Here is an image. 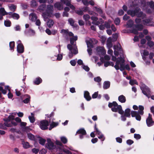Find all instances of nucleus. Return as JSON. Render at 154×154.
<instances>
[{"mask_svg": "<svg viewBox=\"0 0 154 154\" xmlns=\"http://www.w3.org/2000/svg\"><path fill=\"white\" fill-rule=\"evenodd\" d=\"M32 151L33 153L37 154L39 152V150L38 149L34 148L32 149Z\"/></svg>", "mask_w": 154, "mask_h": 154, "instance_id": "47", "label": "nucleus"}, {"mask_svg": "<svg viewBox=\"0 0 154 154\" xmlns=\"http://www.w3.org/2000/svg\"><path fill=\"white\" fill-rule=\"evenodd\" d=\"M131 111L129 108H127L124 112L123 114L121 115V118L122 121H125L126 120V118H130L131 117Z\"/></svg>", "mask_w": 154, "mask_h": 154, "instance_id": "4", "label": "nucleus"}, {"mask_svg": "<svg viewBox=\"0 0 154 154\" xmlns=\"http://www.w3.org/2000/svg\"><path fill=\"white\" fill-rule=\"evenodd\" d=\"M110 86V82L108 81H105L103 83V88L104 89H106L109 88Z\"/></svg>", "mask_w": 154, "mask_h": 154, "instance_id": "19", "label": "nucleus"}, {"mask_svg": "<svg viewBox=\"0 0 154 154\" xmlns=\"http://www.w3.org/2000/svg\"><path fill=\"white\" fill-rule=\"evenodd\" d=\"M134 137L136 139L138 140L141 138V136L139 134H134Z\"/></svg>", "mask_w": 154, "mask_h": 154, "instance_id": "54", "label": "nucleus"}, {"mask_svg": "<svg viewBox=\"0 0 154 154\" xmlns=\"http://www.w3.org/2000/svg\"><path fill=\"white\" fill-rule=\"evenodd\" d=\"M94 80L97 82H99L101 81V79L100 77L98 76L97 77L94 78Z\"/></svg>", "mask_w": 154, "mask_h": 154, "instance_id": "52", "label": "nucleus"}, {"mask_svg": "<svg viewBox=\"0 0 154 154\" xmlns=\"http://www.w3.org/2000/svg\"><path fill=\"white\" fill-rule=\"evenodd\" d=\"M31 20L32 22H35L37 19V17L36 14L34 13H32L29 15Z\"/></svg>", "mask_w": 154, "mask_h": 154, "instance_id": "14", "label": "nucleus"}, {"mask_svg": "<svg viewBox=\"0 0 154 154\" xmlns=\"http://www.w3.org/2000/svg\"><path fill=\"white\" fill-rule=\"evenodd\" d=\"M42 82V79L39 77L36 78L34 81V84L36 85H38Z\"/></svg>", "mask_w": 154, "mask_h": 154, "instance_id": "21", "label": "nucleus"}, {"mask_svg": "<svg viewBox=\"0 0 154 154\" xmlns=\"http://www.w3.org/2000/svg\"><path fill=\"white\" fill-rule=\"evenodd\" d=\"M43 14L45 15L48 17H50L52 14V13L50 11H46L43 13Z\"/></svg>", "mask_w": 154, "mask_h": 154, "instance_id": "49", "label": "nucleus"}, {"mask_svg": "<svg viewBox=\"0 0 154 154\" xmlns=\"http://www.w3.org/2000/svg\"><path fill=\"white\" fill-rule=\"evenodd\" d=\"M147 44L149 47H152L154 46V42L152 41L147 42Z\"/></svg>", "mask_w": 154, "mask_h": 154, "instance_id": "46", "label": "nucleus"}, {"mask_svg": "<svg viewBox=\"0 0 154 154\" xmlns=\"http://www.w3.org/2000/svg\"><path fill=\"white\" fill-rule=\"evenodd\" d=\"M152 19H144L142 20L143 24L145 25H147V24L151 23L152 21Z\"/></svg>", "mask_w": 154, "mask_h": 154, "instance_id": "24", "label": "nucleus"}, {"mask_svg": "<svg viewBox=\"0 0 154 154\" xmlns=\"http://www.w3.org/2000/svg\"><path fill=\"white\" fill-rule=\"evenodd\" d=\"M115 24L116 25H118L119 24L120 22V20L119 18L117 17L116 18L114 21Z\"/></svg>", "mask_w": 154, "mask_h": 154, "instance_id": "44", "label": "nucleus"}, {"mask_svg": "<svg viewBox=\"0 0 154 154\" xmlns=\"http://www.w3.org/2000/svg\"><path fill=\"white\" fill-rule=\"evenodd\" d=\"M108 106L110 108H111L112 111L114 112H118V113L121 115L123 114L124 111L122 109V107L121 105H118V103L116 101H113L112 103H109Z\"/></svg>", "mask_w": 154, "mask_h": 154, "instance_id": "2", "label": "nucleus"}, {"mask_svg": "<svg viewBox=\"0 0 154 154\" xmlns=\"http://www.w3.org/2000/svg\"><path fill=\"white\" fill-rule=\"evenodd\" d=\"M47 152L46 149H42L40 150L39 152V154H45Z\"/></svg>", "mask_w": 154, "mask_h": 154, "instance_id": "51", "label": "nucleus"}, {"mask_svg": "<svg viewBox=\"0 0 154 154\" xmlns=\"http://www.w3.org/2000/svg\"><path fill=\"white\" fill-rule=\"evenodd\" d=\"M134 142L133 140L130 139L126 141L127 143L129 145L132 144Z\"/></svg>", "mask_w": 154, "mask_h": 154, "instance_id": "58", "label": "nucleus"}, {"mask_svg": "<svg viewBox=\"0 0 154 154\" xmlns=\"http://www.w3.org/2000/svg\"><path fill=\"white\" fill-rule=\"evenodd\" d=\"M143 94L145 95L148 98L150 97V91L149 88L147 86H145L141 88Z\"/></svg>", "mask_w": 154, "mask_h": 154, "instance_id": "6", "label": "nucleus"}, {"mask_svg": "<svg viewBox=\"0 0 154 154\" xmlns=\"http://www.w3.org/2000/svg\"><path fill=\"white\" fill-rule=\"evenodd\" d=\"M35 24L36 25L39 26L41 25V22L40 20L39 19H37L35 20Z\"/></svg>", "mask_w": 154, "mask_h": 154, "instance_id": "63", "label": "nucleus"}, {"mask_svg": "<svg viewBox=\"0 0 154 154\" xmlns=\"http://www.w3.org/2000/svg\"><path fill=\"white\" fill-rule=\"evenodd\" d=\"M0 129L4 130L7 129V128L6 127L5 123L0 124Z\"/></svg>", "mask_w": 154, "mask_h": 154, "instance_id": "41", "label": "nucleus"}, {"mask_svg": "<svg viewBox=\"0 0 154 154\" xmlns=\"http://www.w3.org/2000/svg\"><path fill=\"white\" fill-rule=\"evenodd\" d=\"M45 8L46 5H43L39 6V9L41 11H43L45 10Z\"/></svg>", "mask_w": 154, "mask_h": 154, "instance_id": "53", "label": "nucleus"}, {"mask_svg": "<svg viewBox=\"0 0 154 154\" xmlns=\"http://www.w3.org/2000/svg\"><path fill=\"white\" fill-rule=\"evenodd\" d=\"M47 143L45 145L46 147L49 150H51L54 149L55 147L54 143L51 141L50 138L47 140Z\"/></svg>", "mask_w": 154, "mask_h": 154, "instance_id": "5", "label": "nucleus"}, {"mask_svg": "<svg viewBox=\"0 0 154 154\" xmlns=\"http://www.w3.org/2000/svg\"><path fill=\"white\" fill-rule=\"evenodd\" d=\"M0 13L2 15V16H5L6 15H7V12L5 11V9L3 8H0Z\"/></svg>", "mask_w": 154, "mask_h": 154, "instance_id": "36", "label": "nucleus"}, {"mask_svg": "<svg viewBox=\"0 0 154 154\" xmlns=\"http://www.w3.org/2000/svg\"><path fill=\"white\" fill-rule=\"evenodd\" d=\"M5 83L4 82H2L0 83V91L2 92V94H5L7 93L6 90L3 89V88L2 87L4 85Z\"/></svg>", "mask_w": 154, "mask_h": 154, "instance_id": "20", "label": "nucleus"}, {"mask_svg": "<svg viewBox=\"0 0 154 154\" xmlns=\"http://www.w3.org/2000/svg\"><path fill=\"white\" fill-rule=\"evenodd\" d=\"M138 31V30L137 29H133L131 30V32L134 34L137 35L139 34V32Z\"/></svg>", "mask_w": 154, "mask_h": 154, "instance_id": "45", "label": "nucleus"}, {"mask_svg": "<svg viewBox=\"0 0 154 154\" xmlns=\"http://www.w3.org/2000/svg\"><path fill=\"white\" fill-rule=\"evenodd\" d=\"M80 134L79 137L80 139L83 138V136L86 134V131L84 128H80L76 132V134Z\"/></svg>", "mask_w": 154, "mask_h": 154, "instance_id": "9", "label": "nucleus"}, {"mask_svg": "<svg viewBox=\"0 0 154 154\" xmlns=\"http://www.w3.org/2000/svg\"><path fill=\"white\" fill-rule=\"evenodd\" d=\"M28 138L31 140L33 141H36L35 136L31 133H28L27 134Z\"/></svg>", "mask_w": 154, "mask_h": 154, "instance_id": "23", "label": "nucleus"}, {"mask_svg": "<svg viewBox=\"0 0 154 154\" xmlns=\"http://www.w3.org/2000/svg\"><path fill=\"white\" fill-rule=\"evenodd\" d=\"M83 18L86 22H87V21L90 19V16L88 14H85L83 16Z\"/></svg>", "mask_w": 154, "mask_h": 154, "instance_id": "39", "label": "nucleus"}, {"mask_svg": "<svg viewBox=\"0 0 154 154\" xmlns=\"http://www.w3.org/2000/svg\"><path fill=\"white\" fill-rule=\"evenodd\" d=\"M58 125V122H53L50 125V127L49 128V130H51V129L57 126Z\"/></svg>", "mask_w": 154, "mask_h": 154, "instance_id": "26", "label": "nucleus"}, {"mask_svg": "<svg viewBox=\"0 0 154 154\" xmlns=\"http://www.w3.org/2000/svg\"><path fill=\"white\" fill-rule=\"evenodd\" d=\"M9 46L10 50L14 51L15 47V42L14 41L11 42H9Z\"/></svg>", "mask_w": 154, "mask_h": 154, "instance_id": "29", "label": "nucleus"}, {"mask_svg": "<svg viewBox=\"0 0 154 154\" xmlns=\"http://www.w3.org/2000/svg\"><path fill=\"white\" fill-rule=\"evenodd\" d=\"M84 97L86 100L88 101H90L91 99L90 95L89 92L87 91H85L84 93Z\"/></svg>", "mask_w": 154, "mask_h": 154, "instance_id": "12", "label": "nucleus"}, {"mask_svg": "<svg viewBox=\"0 0 154 154\" xmlns=\"http://www.w3.org/2000/svg\"><path fill=\"white\" fill-rule=\"evenodd\" d=\"M24 96L26 97V98L23 100V102L25 103H28L30 101L31 98L30 96L28 94H25Z\"/></svg>", "mask_w": 154, "mask_h": 154, "instance_id": "17", "label": "nucleus"}, {"mask_svg": "<svg viewBox=\"0 0 154 154\" xmlns=\"http://www.w3.org/2000/svg\"><path fill=\"white\" fill-rule=\"evenodd\" d=\"M146 122L147 126L149 127L152 126L154 124V122L152 119H147Z\"/></svg>", "mask_w": 154, "mask_h": 154, "instance_id": "13", "label": "nucleus"}, {"mask_svg": "<svg viewBox=\"0 0 154 154\" xmlns=\"http://www.w3.org/2000/svg\"><path fill=\"white\" fill-rule=\"evenodd\" d=\"M97 51L99 54L103 55L106 54V51L104 48L102 47H98L97 48Z\"/></svg>", "mask_w": 154, "mask_h": 154, "instance_id": "10", "label": "nucleus"}, {"mask_svg": "<svg viewBox=\"0 0 154 154\" xmlns=\"http://www.w3.org/2000/svg\"><path fill=\"white\" fill-rule=\"evenodd\" d=\"M98 96V92H95L92 95V98L94 99L96 98Z\"/></svg>", "mask_w": 154, "mask_h": 154, "instance_id": "62", "label": "nucleus"}, {"mask_svg": "<svg viewBox=\"0 0 154 154\" xmlns=\"http://www.w3.org/2000/svg\"><path fill=\"white\" fill-rule=\"evenodd\" d=\"M54 7L55 8H57V9L60 10L61 8V5L60 3L57 2L54 5Z\"/></svg>", "mask_w": 154, "mask_h": 154, "instance_id": "43", "label": "nucleus"}, {"mask_svg": "<svg viewBox=\"0 0 154 154\" xmlns=\"http://www.w3.org/2000/svg\"><path fill=\"white\" fill-rule=\"evenodd\" d=\"M141 11L140 8H136L134 10H129L127 11V13L132 17L136 16L138 17H141L143 19L146 17V15Z\"/></svg>", "mask_w": 154, "mask_h": 154, "instance_id": "1", "label": "nucleus"}, {"mask_svg": "<svg viewBox=\"0 0 154 154\" xmlns=\"http://www.w3.org/2000/svg\"><path fill=\"white\" fill-rule=\"evenodd\" d=\"M22 143L23 148L25 149H27L30 147V145L29 143L27 142H24L22 141Z\"/></svg>", "mask_w": 154, "mask_h": 154, "instance_id": "30", "label": "nucleus"}, {"mask_svg": "<svg viewBox=\"0 0 154 154\" xmlns=\"http://www.w3.org/2000/svg\"><path fill=\"white\" fill-rule=\"evenodd\" d=\"M11 24V22L9 20H5L4 21V25L6 27H10Z\"/></svg>", "mask_w": 154, "mask_h": 154, "instance_id": "32", "label": "nucleus"}, {"mask_svg": "<svg viewBox=\"0 0 154 154\" xmlns=\"http://www.w3.org/2000/svg\"><path fill=\"white\" fill-rule=\"evenodd\" d=\"M70 63L71 65L73 66H75L76 63V61L74 60H71Z\"/></svg>", "mask_w": 154, "mask_h": 154, "instance_id": "60", "label": "nucleus"}, {"mask_svg": "<svg viewBox=\"0 0 154 154\" xmlns=\"http://www.w3.org/2000/svg\"><path fill=\"white\" fill-rule=\"evenodd\" d=\"M37 137L39 138V144L42 146H44L46 142V140L40 136H38Z\"/></svg>", "mask_w": 154, "mask_h": 154, "instance_id": "22", "label": "nucleus"}, {"mask_svg": "<svg viewBox=\"0 0 154 154\" xmlns=\"http://www.w3.org/2000/svg\"><path fill=\"white\" fill-rule=\"evenodd\" d=\"M86 42L88 48H93L94 46L93 45L90 41H87Z\"/></svg>", "mask_w": 154, "mask_h": 154, "instance_id": "38", "label": "nucleus"}, {"mask_svg": "<svg viewBox=\"0 0 154 154\" xmlns=\"http://www.w3.org/2000/svg\"><path fill=\"white\" fill-rule=\"evenodd\" d=\"M60 140L64 144L66 143L67 142V139L64 137H61Z\"/></svg>", "mask_w": 154, "mask_h": 154, "instance_id": "40", "label": "nucleus"}, {"mask_svg": "<svg viewBox=\"0 0 154 154\" xmlns=\"http://www.w3.org/2000/svg\"><path fill=\"white\" fill-rule=\"evenodd\" d=\"M118 100L122 103H125L126 101L125 97L123 95H121L118 97Z\"/></svg>", "mask_w": 154, "mask_h": 154, "instance_id": "16", "label": "nucleus"}, {"mask_svg": "<svg viewBox=\"0 0 154 154\" xmlns=\"http://www.w3.org/2000/svg\"><path fill=\"white\" fill-rule=\"evenodd\" d=\"M98 137L99 139H101V140L102 141H103L105 139V138L104 137L103 135L102 134H100V135Z\"/></svg>", "mask_w": 154, "mask_h": 154, "instance_id": "57", "label": "nucleus"}, {"mask_svg": "<svg viewBox=\"0 0 154 154\" xmlns=\"http://www.w3.org/2000/svg\"><path fill=\"white\" fill-rule=\"evenodd\" d=\"M12 17L14 19H18L20 18L19 15L16 13H14L12 14Z\"/></svg>", "mask_w": 154, "mask_h": 154, "instance_id": "34", "label": "nucleus"}, {"mask_svg": "<svg viewBox=\"0 0 154 154\" xmlns=\"http://www.w3.org/2000/svg\"><path fill=\"white\" fill-rule=\"evenodd\" d=\"M111 23V21L110 20H108V22L105 21L104 24L105 27L107 29H110Z\"/></svg>", "mask_w": 154, "mask_h": 154, "instance_id": "28", "label": "nucleus"}, {"mask_svg": "<svg viewBox=\"0 0 154 154\" xmlns=\"http://www.w3.org/2000/svg\"><path fill=\"white\" fill-rule=\"evenodd\" d=\"M124 14V12L122 9L119 10L118 12V14L119 16H121L123 15Z\"/></svg>", "mask_w": 154, "mask_h": 154, "instance_id": "59", "label": "nucleus"}, {"mask_svg": "<svg viewBox=\"0 0 154 154\" xmlns=\"http://www.w3.org/2000/svg\"><path fill=\"white\" fill-rule=\"evenodd\" d=\"M37 5V3L35 0H32L31 2V6L32 7H35Z\"/></svg>", "mask_w": 154, "mask_h": 154, "instance_id": "33", "label": "nucleus"}, {"mask_svg": "<svg viewBox=\"0 0 154 154\" xmlns=\"http://www.w3.org/2000/svg\"><path fill=\"white\" fill-rule=\"evenodd\" d=\"M96 11L103 18L105 19L106 18L105 16L103 14V11L101 9L99 8H98L97 7H95Z\"/></svg>", "mask_w": 154, "mask_h": 154, "instance_id": "15", "label": "nucleus"}, {"mask_svg": "<svg viewBox=\"0 0 154 154\" xmlns=\"http://www.w3.org/2000/svg\"><path fill=\"white\" fill-rule=\"evenodd\" d=\"M68 21L70 25L72 26L73 27H75L74 23H75V21L72 18H70L69 19Z\"/></svg>", "mask_w": 154, "mask_h": 154, "instance_id": "31", "label": "nucleus"}, {"mask_svg": "<svg viewBox=\"0 0 154 154\" xmlns=\"http://www.w3.org/2000/svg\"><path fill=\"white\" fill-rule=\"evenodd\" d=\"M29 121L31 123H33L35 122V118L33 117H31L30 116H29Z\"/></svg>", "mask_w": 154, "mask_h": 154, "instance_id": "56", "label": "nucleus"}, {"mask_svg": "<svg viewBox=\"0 0 154 154\" xmlns=\"http://www.w3.org/2000/svg\"><path fill=\"white\" fill-rule=\"evenodd\" d=\"M147 5L151 8H154V2L153 1H151L147 3Z\"/></svg>", "mask_w": 154, "mask_h": 154, "instance_id": "42", "label": "nucleus"}, {"mask_svg": "<svg viewBox=\"0 0 154 154\" xmlns=\"http://www.w3.org/2000/svg\"><path fill=\"white\" fill-rule=\"evenodd\" d=\"M17 51L19 53H23L24 51V47L20 40L17 42Z\"/></svg>", "mask_w": 154, "mask_h": 154, "instance_id": "7", "label": "nucleus"}, {"mask_svg": "<svg viewBox=\"0 0 154 154\" xmlns=\"http://www.w3.org/2000/svg\"><path fill=\"white\" fill-rule=\"evenodd\" d=\"M134 22L131 19L129 20L127 22V25L128 28H131L133 26Z\"/></svg>", "mask_w": 154, "mask_h": 154, "instance_id": "27", "label": "nucleus"}, {"mask_svg": "<svg viewBox=\"0 0 154 154\" xmlns=\"http://www.w3.org/2000/svg\"><path fill=\"white\" fill-rule=\"evenodd\" d=\"M139 110L138 111H131V116L132 117H135L136 119L138 121H140L141 119L140 115H143L144 114L143 110L144 108L143 106L139 105Z\"/></svg>", "mask_w": 154, "mask_h": 154, "instance_id": "3", "label": "nucleus"}, {"mask_svg": "<svg viewBox=\"0 0 154 154\" xmlns=\"http://www.w3.org/2000/svg\"><path fill=\"white\" fill-rule=\"evenodd\" d=\"M61 1L67 6H69L71 5L70 2L69 0H62Z\"/></svg>", "mask_w": 154, "mask_h": 154, "instance_id": "37", "label": "nucleus"}, {"mask_svg": "<svg viewBox=\"0 0 154 154\" xmlns=\"http://www.w3.org/2000/svg\"><path fill=\"white\" fill-rule=\"evenodd\" d=\"M134 26L138 31H141L143 28V25L140 24L136 25Z\"/></svg>", "mask_w": 154, "mask_h": 154, "instance_id": "25", "label": "nucleus"}, {"mask_svg": "<svg viewBox=\"0 0 154 154\" xmlns=\"http://www.w3.org/2000/svg\"><path fill=\"white\" fill-rule=\"evenodd\" d=\"M60 33H64L66 35H67L68 33V30H65L64 29H62L60 31Z\"/></svg>", "mask_w": 154, "mask_h": 154, "instance_id": "50", "label": "nucleus"}, {"mask_svg": "<svg viewBox=\"0 0 154 154\" xmlns=\"http://www.w3.org/2000/svg\"><path fill=\"white\" fill-rule=\"evenodd\" d=\"M119 69L121 71H123L125 69L124 64L123 63H121L120 64V68H119Z\"/></svg>", "mask_w": 154, "mask_h": 154, "instance_id": "64", "label": "nucleus"}, {"mask_svg": "<svg viewBox=\"0 0 154 154\" xmlns=\"http://www.w3.org/2000/svg\"><path fill=\"white\" fill-rule=\"evenodd\" d=\"M54 23V21L51 19H48L47 22V24L49 28L53 26Z\"/></svg>", "mask_w": 154, "mask_h": 154, "instance_id": "18", "label": "nucleus"}, {"mask_svg": "<svg viewBox=\"0 0 154 154\" xmlns=\"http://www.w3.org/2000/svg\"><path fill=\"white\" fill-rule=\"evenodd\" d=\"M76 13L79 15H82L83 14V12L82 10H77Z\"/></svg>", "mask_w": 154, "mask_h": 154, "instance_id": "61", "label": "nucleus"}, {"mask_svg": "<svg viewBox=\"0 0 154 154\" xmlns=\"http://www.w3.org/2000/svg\"><path fill=\"white\" fill-rule=\"evenodd\" d=\"M129 83L131 85H133L134 84L138 85V82L136 80L131 79L130 80Z\"/></svg>", "mask_w": 154, "mask_h": 154, "instance_id": "35", "label": "nucleus"}, {"mask_svg": "<svg viewBox=\"0 0 154 154\" xmlns=\"http://www.w3.org/2000/svg\"><path fill=\"white\" fill-rule=\"evenodd\" d=\"M9 8L11 11H14L15 10L16 8V6L14 5H12L10 6Z\"/></svg>", "mask_w": 154, "mask_h": 154, "instance_id": "48", "label": "nucleus"}, {"mask_svg": "<svg viewBox=\"0 0 154 154\" xmlns=\"http://www.w3.org/2000/svg\"><path fill=\"white\" fill-rule=\"evenodd\" d=\"M78 37L77 36H73V37H71L70 38V43L72 45L74 46L76 45V42L75 44H74L75 41L77 40Z\"/></svg>", "mask_w": 154, "mask_h": 154, "instance_id": "11", "label": "nucleus"}, {"mask_svg": "<svg viewBox=\"0 0 154 154\" xmlns=\"http://www.w3.org/2000/svg\"><path fill=\"white\" fill-rule=\"evenodd\" d=\"M130 18V17L129 16H128L127 14H126L123 16V19L124 20L126 21L129 19Z\"/></svg>", "mask_w": 154, "mask_h": 154, "instance_id": "55", "label": "nucleus"}, {"mask_svg": "<svg viewBox=\"0 0 154 154\" xmlns=\"http://www.w3.org/2000/svg\"><path fill=\"white\" fill-rule=\"evenodd\" d=\"M49 125L48 121L44 120L41 121L40 123V127L42 130H45L48 129V126Z\"/></svg>", "mask_w": 154, "mask_h": 154, "instance_id": "8", "label": "nucleus"}]
</instances>
